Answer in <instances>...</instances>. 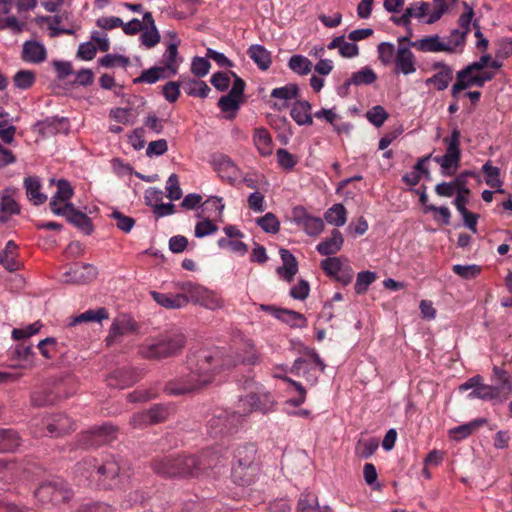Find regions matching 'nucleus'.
<instances>
[{
	"label": "nucleus",
	"mask_w": 512,
	"mask_h": 512,
	"mask_svg": "<svg viewBox=\"0 0 512 512\" xmlns=\"http://www.w3.org/2000/svg\"><path fill=\"white\" fill-rule=\"evenodd\" d=\"M260 355L250 340L232 345L209 346L190 350L187 355L189 372L168 381L164 391L168 395L180 396L203 388L212 380V372H221L235 367L238 363L256 365Z\"/></svg>",
	"instance_id": "f257e3e1"
},
{
	"label": "nucleus",
	"mask_w": 512,
	"mask_h": 512,
	"mask_svg": "<svg viewBox=\"0 0 512 512\" xmlns=\"http://www.w3.org/2000/svg\"><path fill=\"white\" fill-rule=\"evenodd\" d=\"M129 469L119 455H105L100 460L85 457L75 464L74 475L78 485L113 490L122 488L130 478Z\"/></svg>",
	"instance_id": "f03ea898"
},
{
	"label": "nucleus",
	"mask_w": 512,
	"mask_h": 512,
	"mask_svg": "<svg viewBox=\"0 0 512 512\" xmlns=\"http://www.w3.org/2000/svg\"><path fill=\"white\" fill-rule=\"evenodd\" d=\"M219 456L213 449H204L197 455H162L155 457L150 467L164 478L197 477L207 469L216 467Z\"/></svg>",
	"instance_id": "7ed1b4c3"
},
{
	"label": "nucleus",
	"mask_w": 512,
	"mask_h": 512,
	"mask_svg": "<svg viewBox=\"0 0 512 512\" xmlns=\"http://www.w3.org/2000/svg\"><path fill=\"white\" fill-rule=\"evenodd\" d=\"M242 387L248 391L246 395L240 396L238 400V411L241 412L242 417L253 411L268 414L276 410L277 402L273 394L266 390L262 384L248 377L243 381Z\"/></svg>",
	"instance_id": "20e7f679"
},
{
	"label": "nucleus",
	"mask_w": 512,
	"mask_h": 512,
	"mask_svg": "<svg viewBox=\"0 0 512 512\" xmlns=\"http://www.w3.org/2000/svg\"><path fill=\"white\" fill-rule=\"evenodd\" d=\"M256 454L257 448L253 443H245L236 448L231 469V477L235 484L249 486L256 481L260 473Z\"/></svg>",
	"instance_id": "39448f33"
},
{
	"label": "nucleus",
	"mask_w": 512,
	"mask_h": 512,
	"mask_svg": "<svg viewBox=\"0 0 512 512\" xmlns=\"http://www.w3.org/2000/svg\"><path fill=\"white\" fill-rule=\"evenodd\" d=\"M187 342L186 335L179 330L168 332L152 343L141 345L139 354L149 360H160L178 355Z\"/></svg>",
	"instance_id": "423d86ee"
},
{
	"label": "nucleus",
	"mask_w": 512,
	"mask_h": 512,
	"mask_svg": "<svg viewBox=\"0 0 512 512\" xmlns=\"http://www.w3.org/2000/svg\"><path fill=\"white\" fill-rule=\"evenodd\" d=\"M42 325L40 322H33L24 328H14L12 330V338L20 341L14 347H11L9 354L12 359L21 361L19 367L22 368H33L36 364V354L33 351V345L27 343V339L37 334Z\"/></svg>",
	"instance_id": "0eeeda50"
},
{
	"label": "nucleus",
	"mask_w": 512,
	"mask_h": 512,
	"mask_svg": "<svg viewBox=\"0 0 512 512\" xmlns=\"http://www.w3.org/2000/svg\"><path fill=\"white\" fill-rule=\"evenodd\" d=\"M242 419L240 411L217 409L207 421V434L212 438H218L235 433Z\"/></svg>",
	"instance_id": "6e6552de"
},
{
	"label": "nucleus",
	"mask_w": 512,
	"mask_h": 512,
	"mask_svg": "<svg viewBox=\"0 0 512 512\" xmlns=\"http://www.w3.org/2000/svg\"><path fill=\"white\" fill-rule=\"evenodd\" d=\"M34 495L43 505L56 506L69 501L73 496V491L63 479L54 478L40 484Z\"/></svg>",
	"instance_id": "1a4fd4ad"
},
{
	"label": "nucleus",
	"mask_w": 512,
	"mask_h": 512,
	"mask_svg": "<svg viewBox=\"0 0 512 512\" xmlns=\"http://www.w3.org/2000/svg\"><path fill=\"white\" fill-rule=\"evenodd\" d=\"M117 427L111 423H103L77 435V446L89 450L111 443L117 436Z\"/></svg>",
	"instance_id": "9d476101"
},
{
	"label": "nucleus",
	"mask_w": 512,
	"mask_h": 512,
	"mask_svg": "<svg viewBox=\"0 0 512 512\" xmlns=\"http://www.w3.org/2000/svg\"><path fill=\"white\" fill-rule=\"evenodd\" d=\"M144 375V369L137 367H121L110 373L107 385L117 389H125L137 383Z\"/></svg>",
	"instance_id": "9b49d317"
},
{
	"label": "nucleus",
	"mask_w": 512,
	"mask_h": 512,
	"mask_svg": "<svg viewBox=\"0 0 512 512\" xmlns=\"http://www.w3.org/2000/svg\"><path fill=\"white\" fill-rule=\"evenodd\" d=\"M98 270L87 263H77L63 274V282L67 284H88L96 279Z\"/></svg>",
	"instance_id": "f8f14e48"
},
{
	"label": "nucleus",
	"mask_w": 512,
	"mask_h": 512,
	"mask_svg": "<svg viewBox=\"0 0 512 512\" xmlns=\"http://www.w3.org/2000/svg\"><path fill=\"white\" fill-rule=\"evenodd\" d=\"M220 503L214 499L188 500L183 503L181 512H217ZM178 508H172L169 503L158 506L156 510L145 512H177Z\"/></svg>",
	"instance_id": "ddd939ff"
},
{
	"label": "nucleus",
	"mask_w": 512,
	"mask_h": 512,
	"mask_svg": "<svg viewBox=\"0 0 512 512\" xmlns=\"http://www.w3.org/2000/svg\"><path fill=\"white\" fill-rule=\"evenodd\" d=\"M17 189L14 187H7L0 191V223H7L12 216L21 213V206L17 202L15 196Z\"/></svg>",
	"instance_id": "4468645a"
},
{
	"label": "nucleus",
	"mask_w": 512,
	"mask_h": 512,
	"mask_svg": "<svg viewBox=\"0 0 512 512\" xmlns=\"http://www.w3.org/2000/svg\"><path fill=\"white\" fill-rule=\"evenodd\" d=\"M74 430V421L65 414L57 413L47 420L46 432L44 435L57 438Z\"/></svg>",
	"instance_id": "2eb2a0df"
},
{
	"label": "nucleus",
	"mask_w": 512,
	"mask_h": 512,
	"mask_svg": "<svg viewBox=\"0 0 512 512\" xmlns=\"http://www.w3.org/2000/svg\"><path fill=\"white\" fill-rule=\"evenodd\" d=\"M410 44L421 52H453L452 41L444 42L438 35L428 36Z\"/></svg>",
	"instance_id": "dca6fc26"
},
{
	"label": "nucleus",
	"mask_w": 512,
	"mask_h": 512,
	"mask_svg": "<svg viewBox=\"0 0 512 512\" xmlns=\"http://www.w3.org/2000/svg\"><path fill=\"white\" fill-rule=\"evenodd\" d=\"M395 72L403 73L404 75L412 74L416 71L415 56L408 46H398L395 56Z\"/></svg>",
	"instance_id": "f3484780"
},
{
	"label": "nucleus",
	"mask_w": 512,
	"mask_h": 512,
	"mask_svg": "<svg viewBox=\"0 0 512 512\" xmlns=\"http://www.w3.org/2000/svg\"><path fill=\"white\" fill-rule=\"evenodd\" d=\"M279 254L283 265L277 268V273L282 279L290 283L298 272V262L288 249L281 248Z\"/></svg>",
	"instance_id": "a211bd4d"
},
{
	"label": "nucleus",
	"mask_w": 512,
	"mask_h": 512,
	"mask_svg": "<svg viewBox=\"0 0 512 512\" xmlns=\"http://www.w3.org/2000/svg\"><path fill=\"white\" fill-rule=\"evenodd\" d=\"M21 57L25 62L39 64L46 60L47 51L41 43L29 40L23 44Z\"/></svg>",
	"instance_id": "6ab92c4d"
},
{
	"label": "nucleus",
	"mask_w": 512,
	"mask_h": 512,
	"mask_svg": "<svg viewBox=\"0 0 512 512\" xmlns=\"http://www.w3.org/2000/svg\"><path fill=\"white\" fill-rule=\"evenodd\" d=\"M59 389L60 388H57V391L51 389L34 391L31 394V404L34 407H46L56 404L61 398H67L70 396L69 394L61 396Z\"/></svg>",
	"instance_id": "aec40b11"
},
{
	"label": "nucleus",
	"mask_w": 512,
	"mask_h": 512,
	"mask_svg": "<svg viewBox=\"0 0 512 512\" xmlns=\"http://www.w3.org/2000/svg\"><path fill=\"white\" fill-rule=\"evenodd\" d=\"M343 243L344 238L342 236V233L337 229H333L331 232V236L321 241L317 245L316 249L321 255L330 256L340 251Z\"/></svg>",
	"instance_id": "412c9836"
},
{
	"label": "nucleus",
	"mask_w": 512,
	"mask_h": 512,
	"mask_svg": "<svg viewBox=\"0 0 512 512\" xmlns=\"http://www.w3.org/2000/svg\"><path fill=\"white\" fill-rule=\"evenodd\" d=\"M17 249V244L9 240L4 250L0 252V264L9 272L17 271L21 267V263L17 260Z\"/></svg>",
	"instance_id": "4be33fe9"
},
{
	"label": "nucleus",
	"mask_w": 512,
	"mask_h": 512,
	"mask_svg": "<svg viewBox=\"0 0 512 512\" xmlns=\"http://www.w3.org/2000/svg\"><path fill=\"white\" fill-rule=\"evenodd\" d=\"M253 143L261 156L267 157L272 154L273 140L266 128L259 127L254 130Z\"/></svg>",
	"instance_id": "5701e85b"
},
{
	"label": "nucleus",
	"mask_w": 512,
	"mask_h": 512,
	"mask_svg": "<svg viewBox=\"0 0 512 512\" xmlns=\"http://www.w3.org/2000/svg\"><path fill=\"white\" fill-rule=\"evenodd\" d=\"M137 329V322H112L109 334L105 340L107 346L119 342L123 335L135 333Z\"/></svg>",
	"instance_id": "b1692460"
},
{
	"label": "nucleus",
	"mask_w": 512,
	"mask_h": 512,
	"mask_svg": "<svg viewBox=\"0 0 512 512\" xmlns=\"http://www.w3.org/2000/svg\"><path fill=\"white\" fill-rule=\"evenodd\" d=\"M299 88L297 84L289 83L283 87L275 88L271 91V97L283 100V103L275 102L273 107L277 110H283L288 107L289 100L295 99L298 96Z\"/></svg>",
	"instance_id": "393cba45"
},
{
	"label": "nucleus",
	"mask_w": 512,
	"mask_h": 512,
	"mask_svg": "<svg viewBox=\"0 0 512 512\" xmlns=\"http://www.w3.org/2000/svg\"><path fill=\"white\" fill-rule=\"evenodd\" d=\"M26 190L27 198L33 202L34 205H41L46 202L47 196L40 192L41 182L37 176H28L23 181Z\"/></svg>",
	"instance_id": "a878e982"
},
{
	"label": "nucleus",
	"mask_w": 512,
	"mask_h": 512,
	"mask_svg": "<svg viewBox=\"0 0 512 512\" xmlns=\"http://www.w3.org/2000/svg\"><path fill=\"white\" fill-rule=\"evenodd\" d=\"M153 299L162 307L167 309H178L188 303V298L185 294H165L159 292H151Z\"/></svg>",
	"instance_id": "bb28decb"
},
{
	"label": "nucleus",
	"mask_w": 512,
	"mask_h": 512,
	"mask_svg": "<svg viewBox=\"0 0 512 512\" xmlns=\"http://www.w3.org/2000/svg\"><path fill=\"white\" fill-rule=\"evenodd\" d=\"M212 165L220 175L221 178L224 179H234L237 168L233 161L224 154L214 155L212 159Z\"/></svg>",
	"instance_id": "cd10ccee"
},
{
	"label": "nucleus",
	"mask_w": 512,
	"mask_h": 512,
	"mask_svg": "<svg viewBox=\"0 0 512 512\" xmlns=\"http://www.w3.org/2000/svg\"><path fill=\"white\" fill-rule=\"evenodd\" d=\"M21 445L19 433L11 428H0V453H11Z\"/></svg>",
	"instance_id": "c85d7f7f"
},
{
	"label": "nucleus",
	"mask_w": 512,
	"mask_h": 512,
	"mask_svg": "<svg viewBox=\"0 0 512 512\" xmlns=\"http://www.w3.org/2000/svg\"><path fill=\"white\" fill-rule=\"evenodd\" d=\"M248 56L254 61L260 70H267L271 66V53L260 44H253L247 50Z\"/></svg>",
	"instance_id": "c756f323"
},
{
	"label": "nucleus",
	"mask_w": 512,
	"mask_h": 512,
	"mask_svg": "<svg viewBox=\"0 0 512 512\" xmlns=\"http://www.w3.org/2000/svg\"><path fill=\"white\" fill-rule=\"evenodd\" d=\"M493 381L495 382V385L493 386L498 388V393L502 399H507V397L512 393V384L509 373L498 366H494Z\"/></svg>",
	"instance_id": "7c9ffc66"
},
{
	"label": "nucleus",
	"mask_w": 512,
	"mask_h": 512,
	"mask_svg": "<svg viewBox=\"0 0 512 512\" xmlns=\"http://www.w3.org/2000/svg\"><path fill=\"white\" fill-rule=\"evenodd\" d=\"M66 220L81 230L86 235H90L93 232V224L87 214L77 210L72 204V210L69 211L66 216Z\"/></svg>",
	"instance_id": "2f4dec72"
},
{
	"label": "nucleus",
	"mask_w": 512,
	"mask_h": 512,
	"mask_svg": "<svg viewBox=\"0 0 512 512\" xmlns=\"http://www.w3.org/2000/svg\"><path fill=\"white\" fill-rule=\"evenodd\" d=\"M311 105L308 101H296L290 115L298 125H311L313 119L310 113Z\"/></svg>",
	"instance_id": "473e14b6"
},
{
	"label": "nucleus",
	"mask_w": 512,
	"mask_h": 512,
	"mask_svg": "<svg viewBox=\"0 0 512 512\" xmlns=\"http://www.w3.org/2000/svg\"><path fill=\"white\" fill-rule=\"evenodd\" d=\"M224 204L222 198L211 196L201 205V214L198 217L206 216V218L218 219L222 217Z\"/></svg>",
	"instance_id": "72a5a7b5"
},
{
	"label": "nucleus",
	"mask_w": 512,
	"mask_h": 512,
	"mask_svg": "<svg viewBox=\"0 0 512 512\" xmlns=\"http://www.w3.org/2000/svg\"><path fill=\"white\" fill-rule=\"evenodd\" d=\"M433 160L440 165L443 176H452L460 167L461 158L445 153L444 155L433 157Z\"/></svg>",
	"instance_id": "f704fd0d"
},
{
	"label": "nucleus",
	"mask_w": 512,
	"mask_h": 512,
	"mask_svg": "<svg viewBox=\"0 0 512 512\" xmlns=\"http://www.w3.org/2000/svg\"><path fill=\"white\" fill-rule=\"evenodd\" d=\"M181 86L189 96L206 98L210 92V87L204 81L195 79H183Z\"/></svg>",
	"instance_id": "c9c22d12"
},
{
	"label": "nucleus",
	"mask_w": 512,
	"mask_h": 512,
	"mask_svg": "<svg viewBox=\"0 0 512 512\" xmlns=\"http://www.w3.org/2000/svg\"><path fill=\"white\" fill-rule=\"evenodd\" d=\"M469 399H482V400H493L500 399L503 400L500 394L498 393V388H495L493 385H487L480 381V385L476 387V389L472 390L468 394Z\"/></svg>",
	"instance_id": "e433bc0d"
},
{
	"label": "nucleus",
	"mask_w": 512,
	"mask_h": 512,
	"mask_svg": "<svg viewBox=\"0 0 512 512\" xmlns=\"http://www.w3.org/2000/svg\"><path fill=\"white\" fill-rule=\"evenodd\" d=\"M346 214L344 205L337 203L325 212L324 218L329 224L340 227L346 223Z\"/></svg>",
	"instance_id": "4c0bfd02"
},
{
	"label": "nucleus",
	"mask_w": 512,
	"mask_h": 512,
	"mask_svg": "<svg viewBox=\"0 0 512 512\" xmlns=\"http://www.w3.org/2000/svg\"><path fill=\"white\" fill-rule=\"evenodd\" d=\"M453 80V69H446L445 71H438L433 76L425 80L427 86L434 85L438 91H444L448 88Z\"/></svg>",
	"instance_id": "58836bf2"
},
{
	"label": "nucleus",
	"mask_w": 512,
	"mask_h": 512,
	"mask_svg": "<svg viewBox=\"0 0 512 512\" xmlns=\"http://www.w3.org/2000/svg\"><path fill=\"white\" fill-rule=\"evenodd\" d=\"M429 4L426 2H420L418 12L414 13L413 7L406 8L404 14L400 17H391V21L396 25L408 26L410 24V18L412 16L422 18L426 15Z\"/></svg>",
	"instance_id": "ea45409f"
},
{
	"label": "nucleus",
	"mask_w": 512,
	"mask_h": 512,
	"mask_svg": "<svg viewBox=\"0 0 512 512\" xmlns=\"http://www.w3.org/2000/svg\"><path fill=\"white\" fill-rule=\"evenodd\" d=\"M241 100L231 96L230 94H226L222 96L218 101V106L224 113H230L226 115V119L232 120L236 116V112L240 108Z\"/></svg>",
	"instance_id": "a19ab883"
},
{
	"label": "nucleus",
	"mask_w": 512,
	"mask_h": 512,
	"mask_svg": "<svg viewBox=\"0 0 512 512\" xmlns=\"http://www.w3.org/2000/svg\"><path fill=\"white\" fill-rule=\"evenodd\" d=\"M259 309L268 312L272 317L282 320L284 317H290L293 320H305L303 315L290 309L278 308L274 305L261 304Z\"/></svg>",
	"instance_id": "79ce46f5"
},
{
	"label": "nucleus",
	"mask_w": 512,
	"mask_h": 512,
	"mask_svg": "<svg viewBox=\"0 0 512 512\" xmlns=\"http://www.w3.org/2000/svg\"><path fill=\"white\" fill-rule=\"evenodd\" d=\"M166 69L164 67H152L148 70H144L141 75L133 80L134 83H156L160 79H164L170 76L166 75Z\"/></svg>",
	"instance_id": "37998d69"
},
{
	"label": "nucleus",
	"mask_w": 512,
	"mask_h": 512,
	"mask_svg": "<svg viewBox=\"0 0 512 512\" xmlns=\"http://www.w3.org/2000/svg\"><path fill=\"white\" fill-rule=\"evenodd\" d=\"M319 511L318 498L314 493H301L296 512H317Z\"/></svg>",
	"instance_id": "c03bdc74"
},
{
	"label": "nucleus",
	"mask_w": 512,
	"mask_h": 512,
	"mask_svg": "<svg viewBox=\"0 0 512 512\" xmlns=\"http://www.w3.org/2000/svg\"><path fill=\"white\" fill-rule=\"evenodd\" d=\"M181 290V294H185L187 296L188 302L192 301L199 304L204 294H207L208 289L192 282H185L181 285Z\"/></svg>",
	"instance_id": "a18cd8bd"
},
{
	"label": "nucleus",
	"mask_w": 512,
	"mask_h": 512,
	"mask_svg": "<svg viewBox=\"0 0 512 512\" xmlns=\"http://www.w3.org/2000/svg\"><path fill=\"white\" fill-rule=\"evenodd\" d=\"M180 41L171 42L167 46L166 52L164 54V68L169 71L170 75H175L177 73V64L176 58L178 56V46Z\"/></svg>",
	"instance_id": "49530a36"
},
{
	"label": "nucleus",
	"mask_w": 512,
	"mask_h": 512,
	"mask_svg": "<svg viewBox=\"0 0 512 512\" xmlns=\"http://www.w3.org/2000/svg\"><path fill=\"white\" fill-rule=\"evenodd\" d=\"M288 67L299 75H307L311 71L312 62L302 55H293L288 61Z\"/></svg>",
	"instance_id": "de8ad7c7"
},
{
	"label": "nucleus",
	"mask_w": 512,
	"mask_h": 512,
	"mask_svg": "<svg viewBox=\"0 0 512 512\" xmlns=\"http://www.w3.org/2000/svg\"><path fill=\"white\" fill-rule=\"evenodd\" d=\"M482 172L485 175V181L491 188H499L502 186V180L500 179V169L491 164V161H487L483 167Z\"/></svg>",
	"instance_id": "09e8293b"
},
{
	"label": "nucleus",
	"mask_w": 512,
	"mask_h": 512,
	"mask_svg": "<svg viewBox=\"0 0 512 512\" xmlns=\"http://www.w3.org/2000/svg\"><path fill=\"white\" fill-rule=\"evenodd\" d=\"M460 138H461V131L456 126L453 128L451 135L448 137H445L443 139V142L446 145L445 153L452 154L456 157L461 158Z\"/></svg>",
	"instance_id": "8fccbe9b"
},
{
	"label": "nucleus",
	"mask_w": 512,
	"mask_h": 512,
	"mask_svg": "<svg viewBox=\"0 0 512 512\" xmlns=\"http://www.w3.org/2000/svg\"><path fill=\"white\" fill-rule=\"evenodd\" d=\"M256 223L266 233L276 234L280 230V222L272 212H268L264 216L257 218Z\"/></svg>",
	"instance_id": "3c124183"
},
{
	"label": "nucleus",
	"mask_w": 512,
	"mask_h": 512,
	"mask_svg": "<svg viewBox=\"0 0 512 512\" xmlns=\"http://www.w3.org/2000/svg\"><path fill=\"white\" fill-rule=\"evenodd\" d=\"M173 407L169 404H154L148 409L152 424L164 422L172 413Z\"/></svg>",
	"instance_id": "603ef678"
},
{
	"label": "nucleus",
	"mask_w": 512,
	"mask_h": 512,
	"mask_svg": "<svg viewBox=\"0 0 512 512\" xmlns=\"http://www.w3.org/2000/svg\"><path fill=\"white\" fill-rule=\"evenodd\" d=\"M377 279V275L372 271H362L358 273L356 283L354 286L355 292L358 295L364 294L368 287Z\"/></svg>",
	"instance_id": "864d4df0"
},
{
	"label": "nucleus",
	"mask_w": 512,
	"mask_h": 512,
	"mask_svg": "<svg viewBox=\"0 0 512 512\" xmlns=\"http://www.w3.org/2000/svg\"><path fill=\"white\" fill-rule=\"evenodd\" d=\"M378 59L383 65H390L394 62L396 51L395 46L390 42H381L377 46Z\"/></svg>",
	"instance_id": "5fc2aeb1"
},
{
	"label": "nucleus",
	"mask_w": 512,
	"mask_h": 512,
	"mask_svg": "<svg viewBox=\"0 0 512 512\" xmlns=\"http://www.w3.org/2000/svg\"><path fill=\"white\" fill-rule=\"evenodd\" d=\"M36 80L35 73L30 70H20L13 77L14 85L22 90L30 88Z\"/></svg>",
	"instance_id": "6e6d98bb"
},
{
	"label": "nucleus",
	"mask_w": 512,
	"mask_h": 512,
	"mask_svg": "<svg viewBox=\"0 0 512 512\" xmlns=\"http://www.w3.org/2000/svg\"><path fill=\"white\" fill-rule=\"evenodd\" d=\"M149 494L143 489H136L129 492L125 499L121 502V506L124 509H129L135 504H143L148 498Z\"/></svg>",
	"instance_id": "4d7b16f0"
},
{
	"label": "nucleus",
	"mask_w": 512,
	"mask_h": 512,
	"mask_svg": "<svg viewBox=\"0 0 512 512\" xmlns=\"http://www.w3.org/2000/svg\"><path fill=\"white\" fill-rule=\"evenodd\" d=\"M377 76L375 72L369 68L364 67L360 71H357L352 74L351 76V82H353V85L359 86L362 84L369 85L376 81Z\"/></svg>",
	"instance_id": "13d9d810"
},
{
	"label": "nucleus",
	"mask_w": 512,
	"mask_h": 512,
	"mask_svg": "<svg viewBox=\"0 0 512 512\" xmlns=\"http://www.w3.org/2000/svg\"><path fill=\"white\" fill-rule=\"evenodd\" d=\"M37 348L40 354L46 359H52L58 351V342L54 337H47L38 342Z\"/></svg>",
	"instance_id": "bf43d9fd"
},
{
	"label": "nucleus",
	"mask_w": 512,
	"mask_h": 512,
	"mask_svg": "<svg viewBox=\"0 0 512 512\" xmlns=\"http://www.w3.org/2000/svg\"><path fill=\"white\" fill-rule=\"evenodd\" d=\"M109 318V310L106 307H99L97 309H89L78 316H73L70 320H107Z\"/></svg>",
	"instance_id": "052dcab7"
},
{
	"label": "nucleus",
	"mask_w": 512,
	"mask_h": 512,
	"mask_svg": "<svg viewBox=\"0 0 512 512\" xmlns=\"http://www.w3.org/2000/svg\"><path fill=\"white\" fill-rule=\"evenodd\" d=\"M301 226L308 235L316 236L323 231L324 222L321 218L310 215L309 217L304 218V222Z\"/></svg>",
	"instance_id": "680f3d73"
},
{
	"label": "nucleus",
	"mask_w": 512,
	"mask_h": 512,
	"mask_svg": "<svg viewBox=\"0 0 512 512\" xmlns=\"http://www.w3.org/2000/svg\"><path fill=\"white\" fill-rule=\"evenodd\" d=\"M452 271L456 275L460 276L461 278L470 280V279L476 278L480 274L481 267L478 265H475V264H472V265L456 264L452 267Z\"/></svg>",
	"instance_id": "e2e57ef3"
},
{
	"label": "nucleus",
	"mask_w": 512,
	"mask_h": 512,
	"mask_svg": "<svg viewBox=\"0 0 512 512\" xmlns=\"http://www.w3.org/2000/svg\"><path fill=\"white\" fill-rule=\"evenodd\" d=\"M366 118L376 127H381L387 120L388 113L382 106L376 105L367 111Z\"/></svg>",
	"instance_id": "0e129e2a"
},
{
	"label": "nucleus",
	"mask_w": 512,
	"mask_h": 512,
	"mask_svg": "<svg viewBox=\"0 0 512 512\" xmlns=\"http://www.w3.org/2000/svg\"><path fill=\"white\" fill-rule=\"evenodd\" d=\"M322 270L331 277H335L342 270V262L339 257H328L321 261Z\"/></svg>",
	"instance_id": "69168bd1"
},
{
	"label": "nucleus",
	"mask_w": 512,
	"mask_h": 512,
	"mask_svg": "<svg viewBox=\"0 0 512 512\" xmlns=\"http://www.w3.org/2000/svg\"><path fill=\"white\" fill-rule=\"evenodd\" d=\"M142 31L143 33L140 36V40L145 47L152 48L160 42V34L156 26L144 28Z\"/></svg>",
	"instance_id": "338daca9"
},
{
	"label": "nucleus",
	"mask_w": 512,
	"mask_h": 512,
	"mask_svg": "<svg viewBox=\"0 0 512 512\" xmlns=\"http://www.w3.org/2000/svg\"><path fill=\"white\" fill-rule=\"evenodd\" d=\"M77 512H114V508L104 502L89 501L81 504Z\"/></svg>",
	"instance_id": "774afa93"
}]
</instances>
